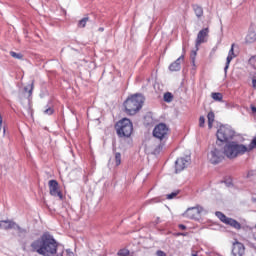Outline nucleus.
I'll return each mask as SVG.
<instances>
[{"label": "nucleus", "mask_w": 256, "mask_h": 256, "mask_svg": "<svg viewBox=\"0 0 256 256\" xmlns=\"http://www.w3.org/2000/svg\"><path fill=\"white\" fill-rule=\"evenodd\" d=\"M32 253H38L42 256H63L65 251L59 250V243L49 232L43 233L38 239L34 240L31 244Z\"/></svg>", "instance_id": "f257e3e1"}, {"label": "nucleus", "mask_w": 256, "mask_h": 256, "mask_svg": "<svg viewBox=\"0 0 256 256\" xmlns=\"http://www.w3.org/2000/svg\"><path fill=\"white\" fill-rule=\"evenodd\" d=\"M143 103H145V97L143 95H133L124 102L126 113L128 115H135L143 107Z\"/></svg>", "instance_id": "f03ea898"}, {"label": "nucleus", "mask_w": 256, "mask_h": 256, "mask_svg": "<svg viewBox=\"0 0 256 256\" xmlns=\"http://www.w3.org/2000/svg\"><path fill=\"white\" fill-rule=\"evenodd\" d=\"M114 129L120 139H129L133 134V123L128 118H123L115 124Z\"/></svg>", "instance_id": "7ed1b4c3"}, {"label": "nucleus", "mask_w": 256, "mask_h": 256, "mask_svg": "<svg viewBox=\"0 0 256 256\" xmlns=\"http://www.w3.org/2000/svg\"><path fill=\"white\" fill-rule=\"evenodd\" d=\"M224 155L228 159H236L239 155H245L247 153V146L239 144L237 142L227 143L223 148Z\"/></svg>", "instance_id": "20e7f679"}, {"label": "nucleus", "mask_w": 256, "mask_h": 256, "mask_svg": "<svg viewBox=\"0 0 256 256\" xmlns=\"http://www.w3.org/2000/svg\"><path fill=\"white\" fill-rule=\"evenodd\" d=\"M216 137L221 143L231 141L235 137V131L229 126H220L217 131Z\"/></svg>", "instance_id": "39448f33"}, {"label": "nucleus", "mask_w": 256, "mask_h": 256, "mask_svg": "<svg viewBox=\"0 0 256 256\" xmlns=\"http://www.w3.org/2000/svg\"><path fill=\"white\" fill-rule=\"evenodd\" d=\"M223 159H225V152L221 146L214 147L208 154V161H210L212 165H219Z\"/></svg>", "instance_id": "423d86ee"}, {"label": "nucleus", "mask_w": 256, "mask_h": 256, "mask_svg": "<svg viewBox=\"0 0 256 256\" xmlns=\"http://www.w3.org/2000/svg\"><path fill=\"white\" fill-rule=\"evenodd\" d=\"M153 137L156 139H159L160 141L167 140V137L169 135V127L165 123H159L156 125L153 129Z\"/></svg>", "instance_id": "0eeeda50"}, {"label": "nucleus", "mask_w": 256, "mask_h": 256, "mask_svg": "<svg viewBox=\"0 0 256 256\" xmlns=\"http://www.w3.org/2000/svg\"><path fill=\"white\" fill-rule=\"evenodd\" d=\"M215 215L216 217H218V219H220L222 223H225V225H230V227H233L234 229H237V230L241 229V223L237 222V220L233 218H229L225 214L219 211H216Z\"/></svg>", "instance_id": "6e6552de"}, {"label": "nucleus", "mask_w": 256, "mask_h": 256, "mask_svg": "<svg viewBox=\"0 0 256 256\" xmlns=\"http://www.w3.org/2000/svg\"><path fill=\"white\" fill-rule=\"evenodd\" d=\"M191 165V156L181 157L175 161V173H181Z\"/></svg>", "instance_id": "1a4fd4ad"}, {"label": "nucleus", "mask_w": 256, "mask_h": 256, "mask_svg": "<svg viewBox=\"0 0 256 256\" xmlns=\"http://www.w3.org/2000/svg\"><path fill=\"white\" fill-rule=\"evenodd\" d=\"M49 192L52 197H58L61 201L63 199V193L59 189V182L57 180L48 181Z\"/></svg>", "instance_id": "9d476101"}, {"label": "nucleus", "mask_w": 256, "mask_h": 256, "mask_svg": "<svg viewBox=\"0 0 256 256\" xmlns=\"http://www.w3.org/2000/svg\"><path fill=\"white\" fill-rule=\"evenodd\" d=\"M204 209L201 206H195L192 208H188L183 214L184 217H188V219H196L198 220L201 217V213H203Z\"/></svg>", "instance_id": "9b49d317"}, {"label": "nucleus", "mask_w": 256, "mask_h": 256, "mask_svg": "<svg viewBox=\"0 0 256 256\" xmlns=\"http://www.w3.org/2000/svg\"><path fill=\"white\" fill-rule=\"evenodd\" d=\"M209 38V28H204L198 32L197 38H196V51H199V45H202V43H207V39Z\"/></svg>", "instance_id": "f8f14e48"}, {"label": "nucleus", "mask_w": 256, "mask_h": 256, "mask_svg": "<svg viewBox=\"0 0 256 256\" xmlns=\"http://www.w3.org/2000/svg\"><path fill=\"white\" fill-rule=\"evenodd\" d=\"M232 255L233 256H243V255H245V245H243V243L235 240L232 243Z\"/></svg>", "instance_id": "ddd939ff"}, {"label": "nucleus", "mask_w": 256, "mask_h": 256, "mask_svg": "<svg viewBox=\"0 0 256 256\" xmlns=\"http://www.w3.org/2000/svg\"><path fill=\"white\" fill-rule=\"evenodd\" d=\"M185 61V54H182L177 60L170 64V71H181V63Z\"/></svg>", "instance_id": "4468645a"}, {"label": "nucleus", "mask_w": 256, "mask_h": 256, "mask_svg": "<svg viewBox=\"0 0 256 256\" xmlns=\"http://www.w3.org/2000/svg\"><path fill=\"white\" fill-rule=\"evenodd\" d=\"M233 47H235V44H232L231 49L226 58V65L224 67L225 76H227V71L229 69V65L231 64V61H233V57H235V50L233 49Z\"/></svg>", "instance_id": "2eb2a0df"}, {"label": "nucleus", "mask_w": 256, "mask_h": 256, "mask_svg": "<svg viewBox=\"0 0 256 256\" xmlns=\"http://www.w3.org/2000/svg\"><path fill=\"white\" fill-rule=\"evenodd\" d=\"M16 226L17 223H15L13 220L0 221V229H4L5 231H8V229H15Z\"/></svg>", "instance_id": "dca6fc26"}, {"label": "nucleus", "mask_w": 256, "mask_h": 256, "mask_svg": "<svg viewBox=\"0 0 256 256\" xmlns=\"http://www.w3.org/2000/svg\"><path fill=\"white\" fill-rule=\"evenodd\" d=\"M256 41V31L253 26L249 28L248 34L246 36L245 42L246 43H255Z\"/></svg>", "instance_id": "f3484780"}, {"label": "nucleus", "mask_w": 256, "mask_h": 256, "mask_svg": "<svg viewBox=\"0 0 256 256\" xmlns=\"http://www.w3.org/2000/svg\"><path fill=\"white\" fill-rule=\"evenodd\" d=\"M193 9H194V13H195L196 17H198V19H200V17H203V7H201L199 5H193Z\"/></svg>", "instance_id": "a211bd4d"}, {"label": "nucleus", "mask_w": 256, "mask_h": 256, "mask_svg": "<svg viewBox=\"0 0 256 256\" xmlns=\"http://www.w3.org/2000/svg\"><path fill=\"white\" fill-rule=\"evenodd\" d=\"M207 119H208V127H209V129H211L213 127V123L215 121V113L209 112L207 115Z\"/></svg>", "instance_id": "6ab92c4d"}, {"label": "nucleus", "mask_w": 256, "mask_h": 256, "mask_svg": "<svg viewBox=\"0 0 256 256\" xmlns=\"http://www.w3.org/2000/svg\"><path fill=\"white\" fill-rule=\"evenodd\" d=\"M212 99H214V101H223V94L219 93V92H213L211 94Z\"/></svg>", "instance_id": "aec40b11"}, {"label": "nucleus", "mask_w": 256, "mask_h": 256, "mask_svg": "<svg viewBox=\"0 0 256 256\" xmlns=\"http://www.w3.org/2000/svg\"><path fill=\"white\" fill-rule=\"evenodd\" d=\"M164 101L166 103H171V101H173V94L171 92H166L164 94Z\"/></svg>", "instance_id": "412c9836"}, {"label": "nucleus", "mask_w": 256, "mask_h": 256, "mask_svg": "<svg viewBox=\"0 0 256 256\" xmlns=\"http://www.w3.org/2000/svg\"><path fill=\"white\" fill-rule=\"evenodd\" d=\"M89 21V17H84L78 22V27L84 28Z\"/></svg>", "instance_id": "4be33fe9"}, {"label": "nucleus", "mask_w": 256, "mask_h": 256, "mask_svg": "<svg viewBox=\"0 0 256 256\" xmlns=\"http://www.w3.org/2000/svg\"><path fill=\"white\" fill-rule=\"evenodd\" d=\"M179 193H180V191L176 190V191H174V192H172L170 194H167L166 195V199H175V197H177Z\"/></svg>", "instance_id": "5701e85b"}, {"label": "nucleus", "mask_w": 256, "mask_h": 256, "mask_svg": "<svg viewBox=\"0 0 256 256\" xmlns=\"http://www.w3.org/2000/svg\"><path fill=\"white\" fill-rule=\"evenodd\" d=\"M24 91H28L29 97H31V95H33V82L30 85L24 87Z\"/></svg>", "instance_id": "b1692460"}, {"label": "nucleus", "mask_w": 256, "mask_h": 256, "mask_svg": "<svg viewBox=\"0 0 256 256\" xmlns=\"http://www.w3.org/2000/svg\"><path fill=\"white\" fill-rule=\"evenodd\" d=\"M10 55H11V57H13L14 59H23V54H21V53H16V52L11 51V52H10Z\"/></svg>", "instance_id": "393cba45"}, {"label": "nucleus", "mask_w": 256, "mask_h": 256, "mask_svg": "<svg viewBox=\"0 0 256 256\" xmlns=\"http://www.w3.org/2000/svg\"><path fill=\"white\" fill-rule=\"evenodd\" d=\"M197 51H198V50H196V51L193 50V51L191 52V54H190V59H191L193 65H195V58L197 57Z\"/></svg>", "instance_id": "a878e982"}, {"label": "nucleus", "mask_w": 256, "mask_h": 256, "mask_svg": "<svg viewBox=\"0 0 256 256\" xmlns=\"http://www.w3.org/2000/svg\"><path fill=\"white\" fill-rule=\"evenodd\" d=\"M115 163L117 166H119V164L121 163V153L116 152L115 154Z\"/></svg>", "instance_id": "bb28decb"}, {"label": "nucleus", "mask_w": 256, "mask_h": 256, "mask_svg": "<svg viewBox=\"0 0 256 256\" xmlns=\"http://www.w3.org/2000/svg\"><path fill=\"white\" fill-rule=\"evenodd\" d=\"M15 229H17L19 235H25L27 233L26 229H23V228L19 227L17 224L15 226Z\"/></svg>", "instance_id": "cd10ccee"}, {"label": "nucleus", "mask_w": 256, "mask_h": 256, "mask_svg": "<svg viewBox=\"0 0 256 256\" xmlns=\"http://www.w3.org/2000/svg\"><path fill=\"white\" fill-rule=\"evenodd\" d=\"M118 255L119 256H129V250L121 249V250H119Z\"/></svg>", "instance_id": "c85d7f7f"}, {"label": "nucleus", "mask_w": 256, "mask_h": 256, "mask_svg": "<svg viewBox=\"0 0 256 256\" xmlns=\"http://www.w3.org/2000/svg\"><path fill=\"white\" fill-rule=\"evenodd\" d=\"M249 65H252L256 69V56H252L249 59Z\"/></svg>", "instance_id": "c756f323"}, {"label": "nucleus", "mask_w": 256, "mask_h": 256, "mask_svg": "<svg viewBox=\"0 0 256 256\" xmlns=\"http://www.w3.org/2000/svg\"><path fill=\"white\" fill-rule=\"evenodd\" d=\"M199 127H205V117L200 116L199 118Z\"/></svg>", "instance_id": "7c9ffc66"}, {"label": "nucleus", "mask_w": 256, "mask_h": 256, "mask_svg": "<svg viewBox=\"0 0 256 256\" xmlns=\"http://www.w3.org/2000/svg\"><path fill=\"white\" fill-rule=\"evenodd\" d=\"M45 115H53V108H47L45 111H44Z\"/></svg>", "instance_id": "2f4dec72"}, {"label": "nucleus", "mask_w": 256, "mask_h": 256, "mask_svg": "<svg viewBox=\"0 0 256 256\" xmlns=\"http://www.w3.org/2000/svg\"><path fill=\"white\" fill-rule=\"evenodd\" d=\"M156 255H157V256H167V254H166L164 251H162V250H158V251L156 252Z\"/></svg>", "instance_id": "473e14b6"}, {"label": "nucleus", "mask_w": 256, "mask_h": 256, "mask_svg": "<svg viewBox=\"0 0 256 256\" xmlns=\"http://www.w3.org/2000/svg\"><path fill=\"white\" fill-rule=\"evenodd\" d=\"M161 149H163V145L160 144L154 151H155V153H159V151H161Z\"/></svg>", "instance_id": "72a5a7b5"}, {"label": "nucleus", "mask_w": 256, "mask_h": 256, "mask_svg": "<svg viewBox=\"0 0 256 256\" xmlns=\"http://www.w3.org/2000/svg\"><path fill=\"white\" fill-rule=\"evenodd\" d=\"M179 229H181L182 231H185V229H187V226L180 224L178 225Z\"/></svg>", "instance_id": "f704fd0d"}, {"label": "nucleus", "mask_w": 256, "mask_h": 256, "mask_svg": "<svg viewBox=\"0 0 256 256\" xmlns=\"http://www.w3.org/2000/svg\"><path fill=\"white\" fill-rule=\"evenodd\" d=\"M252 87L256 89V79H252Z\"/></svg>", "instance_id": "c9c22d12"}, {"label": "nucleus", "mask_w": 256, "mask_h": 256, "mask_svg": "<svg viewBox=\"0 0 256 256\" xmlns=\"http://www.w3.org/2000/svg\"><path fill=\"white\" fill-rule=\"evenodd\" d=\"M251 111H252V113H256V107L255 106H251Z\"/></svg>", "instance_id": "e433bc0d"}, {"label": "nucleus", "mask_w": 256, "mask_h": 256, "mask_svg": "<svg viewBox=\"0 0 256 256\" xmlns=\"http://www.w3.org/2000/svg\"><path fill=\"white\" fill-rule=\"evenodd\" d=\"M98 31H101V32H103V31H105V28H103V27H100V28L98 29Z\"/></svg>", "instance_id": "4c0bfd02"}, {"label": "nucleus", "mask_w": 256, "mask_h": 256, "mask_svg": "<svg viewBox=\"0 0 256 256\" xmlns=\"http://www.w3.org/2000/svg\"><path fill=\"white\" fill-rule=\"evenodd\" d=\"M191 256H197V253H192V255Z\"/></svg>", "instance_id": "58836bf2"}, {"label": "nucleus", "mask_w": 256, "mask_h": 256, "mask_svg": "<svg viewBox=\"0 0 256 256\" xmlns=\"http://www.w3.org/2000/svg\"><path fill=\"white\" fill-rule=\"evenodd\" d=\"M153 201H154V200H150V201H148V203H153Z\"/></svg>", "instance_id": "ea45409f"}, {"label": "nucleus", "mask_w": 256, "mask_h": 256, "mask_svg": "<svg viewBox=\"0 0 256 256\" xmlns=\"http://www.w3.org/2000/svg\"><path fill=\"white\" fill-rule=\"evenodd\" d=\"M249 175H251V172H248V177H249Z\"/></svg>", "instance_id": "a19ab883"}, {"label": "nucleus", "mask_w": 256, "mask_h": 256, "mask_svg": "<svg viewBox=\"0 0 256 256\" xmlns=\"http://www.w3.org/2000/svg\"><path fill=\"white\" fill-rule=\"evenodd\" d=\"M180 235H185V234L181 233Z\"/></svg>", "instance_id": "79ce46f5"}]
</instances>
